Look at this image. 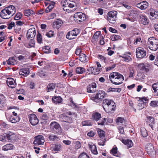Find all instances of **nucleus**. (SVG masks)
Here are the masks:
<instances>
[{"mask_svg":"<svg viewBox=\"0 0 158 158\" xmlns=\"http://www.w3.org/2000/svg\"><path fill=\"white\" fill-rule=\"evenodd\" d=\"M149 20L147 17L145 15H140V23L143 25H146L148 23Z\"/></svg>","mask_w":158,"mask_h":158,"instance_id":"18","label":"nucleus"},{"mask_svg":"<svg viewBox=\"0 0 158 158\" xmlns=\"http://www.w3.org/2000/svg\"><path fill=\"white\" fill-rule=\"evenodd\" d=\"M56 16V15L55 13H53L47 16V18L48 19H53Z\"/></svg>","mask_w":158,"mask_h":158,"instance_id":"59","label":"nucleus"},{"mask_svg":"<svg viewBox=\"0 0 158 158\" xmlns=\"http://www.w3.org/2000/svg\"><path fill=\"white\" fill-rule=\"evenodd\" d=\"M63 24V22L62 20L58 19L54 22V24L56 25V28H59Z\"/></svg>","mask_w":158,"mask_h":158,"instance_id":"37","label":"nucleus"},{"mask_svg":"<svg viewBox=\"0 0 158 158\" xmlns=\"http://www.w3.org/2000/svg\"><path fill=\"white\" fill-rule=\"evenodd\" d=\"M117 12L115 11H112L109 12L107 15V19L109 22L111 23H115Z\"/></svg>","mask_w":158,"mask_h":158,"instance_id":"6","label":"nucleus"},{"mask_svg":"<svg viewBox=\"0 0 158 158\" xmlns=\"http://www.w3.org/2000/svg\"><path fill=\"white\" fill-rule=\"evenodd\" d=\"M98 58L101 61H103L105 63H106L107 62L106 60V58L102 55H99L98 56Z\"/></svg>","mask_w":158,"mask_h":158,"instance_id":"54","label":"nucleus"},{"mask_svg":"<svg viewBox=\"0 0 158 158\" xmlns=\"http://www.w3.org/2000/svg\"><path fill=\"white\" fill-rule=\"evenodd\" d=\"M79 33V30L77 28H75L68 32L66 35V37L69 40L73 39L76 38Z\"/></svg>","mask_w":158,"mask_h":158,"instance_id":"7","label":"nucleus"},{"mask_svg":"<svg viewBox=\"0 0 158 158\" xmlns=\"http://www.w3.org/2000/svg\"><path fill=\"white\" fill-rule=\"evenodd\" d=\"M6 135L7 138V139L9 140L12 139L13 135H14V134L13 133L10 131L7 134H6Z\"/></svg>","mask_w":158,"mask_h":158,"instance_id":"48","label":"nucleus"},{"mask_svg":"<svg viewBox=\"0 0 158 158\" xmlns=\"http://www.w3.org/2000/svg\"><path fill=\"white\" fill-rule=\"evenodd\" d=\"M111 82L115 85L122 84L124 80L123 76L118 72H113L110 74L109 76Z\"/></svg>","mask_w":158,"mask_h":158,"instance_id":"2","label":"nucleus"},{"mask_svg":"<svg viewBox=\"0 0 158 158\" xmlns=\"http://www.w3.org/2000/svg\"><path fill=\"white\" fill-rule=\"evenodd\" d=\"M60 117L62 122L68 123H71L72 122V119L71 118L67 116L64 114H60Z\"/></svg>","mask_w":158,"mask_h":158,"instance_id":"16","label":"nucleus"},{"mask_svg":"<svg viewBox=\"0 0 158 158\" xmlns=\"http://www.w3.org/2000/svg\"><path fill=\"white\" fill-rule=\"evenodd\" d=\"M50 129L55 133L60 134L62 133L61 127L57 122L54 121L51 123L50 125Z\"/></svg>","mask_w":158,"mask_h":158,"instance_id":"5","label":"nucleus"},{"mask_svg":"<svg viewBox=\"0 0 158 158\" xmlns=\"http://www.w3.org/2000/svg\"><path fill=\"white\" fill-rule=\"evenodd\" d=\"M6 117L9 121L12 123H15L19 122L20 120V118L19 116H15L11 115Z\"/></svg>","mask_w":158,"mask_h":158,"instance_id":"20","label":"nucleus"},{"mask_svg":"<svg viewBox=\"0 0 158 158\" xmlns=\"http://www.w3.org/2000/svg\"><path fill=\"white\" fill-rule=\"evenodd\" d=\"M101 121L98 122V125H104L106 124V118H104L101 119Z\"/></svg>","mask_w":158,"mask_h":158,"instance_id":"49","label":"nucleus"},{"mask_svg":"<svg viewBox=\"0 0 158 158\" xmlns=\"http://www.w3.org/2000/svg\"><path fill=\"white\" fill-rule=\"evenodd\" d=\"M14 148V146L11 143L6 144L4 145L2 148V150L5 151L13 149Z\"/></svg>","mask_w":158,"mask_h":158,"instance_id":"26","label":"nucleus"},{"mask_svg":"<svg viewBox=\"0 0 158 158\" xmlns=\"http://www.w3.org/2000/svg\"><path fill=\"white\" fill-rule=\"evenodd\" d=\"M92 124V123L88 121H85L82 122L83 126H91Z\"/></svg>","mask_w":158,"mask_h":158,"instance_id":"62","label":"nucleus"},{"mask_svg":"<svg viewBox=\"0 0 158 158\" xmlns=\"http://www.w3.org/2000/svg\"><path fill=\"white\" fill-rule=\"evenodd\" d=\"M8 64L9 65H15L17 64V59L15 57H11L9 58L7 61Z\"/></svg>","mask_w":158,"mask_h":158,"instance_id":"24","label":"nucleus"},{"mask_svg":"<svg viewBox=\"0 0 158 158\" xmlns=\"http://www.w3.org/2000/svg\"><path fill=\"white\" fill-rule=\"evenodd\" d=\"M36 34V31L34 27L31 28L29 29L27 33V36L28 39L29 38H33L35 36Z\"/></svg>","mask_w":158,"mask_h":158,"instance_id":"13","label":"nucleus"},{"mask_svg":"<svg viewBox=\"0 0 158 158\" xmlns=\"http://www.w3.org/2000/svg\"><path fill=\"white\" fill-rule=\"evenodd\" d=\"M123 143L128 147V148L132 147L133 145L132 142L129 139L123 140L122 141Z\"/></svg>","mask_w":158,"mask_h":158,"instance_id":"31","label":"nucleus"},{"mask_svg":"<svg viewBox=\"0 0 158 158\" xmlns=\"http://www.w3.org/2000/svg\"><path fill=\"white\" fill-rule=\"evenodd\" d=\"M148 46L152 51H156L158 48V43L153 37H151L148 39Z\"/></svg>","mask_w":158,"mask_h":158,"instance_id":"3","label":"nucleus"},{"mask_svg":"<svg viewBox=\"0 0 158 158\" xmlns=\"http://www.w3.org/2000/svg\"><path fill=\"white\" fill-rule=\"evenodd\" d=\"M88 57L83 53L81 54L79 56V60L83 62H87L88 60Z\"/></svg>","mask_w":158,"mask_h":158,"instance_id":"30","label":"nucleus"},{"mask_svg":"<svg viewBox=\"0 0 158 158\" xmlns=\"http://www.w3.org/2000/svg\"><path fill=\"white\" fill-rule=\"evenodd\" d=\"M146 148L148 153L149 155H151L154 153V147L152 144L148 143L146 145Z\"/></svg>","mask_w":158,"mask_h":158,"instance_id":"21","label":"nucleus"},{"mask_svg":"<svg viewBox=\"0 0 158 158\" xmlns=\"http://www.w3.org/2000/svg\"><path fill=\"white\" fill-rule=\"evenodd\" d=\"M136 53L137 57L140 59L144 58L146 55V51L143 48L141 47L136 48Z\"/></svg>","mask_w":158,"mask_h":158,"instance_id":"8","label":"nucleus"},{"mask_svg":"<svg viewBox=\"0 0 158 158\" xmlns=\"http://www.w3.org/2000/svg\"><path fill=\"white\" fill-rule=\"evenodd\" d=\"M29 69L27 68L21 69L19 71V75L24 77H27L29 75Z\"/></svg>","mask_w":158,"mask_h":158,"instance_id":"22","label":"nucleus"},{"mask_svg":"<svg viewBox=\"0 0 158 158\" xmlns=\"http://www.w3.org/2000/svg\"><path fill=\"white\" fill-rule=\"evenodd\" d=\"M6 83L8 86L11 88L15 87L16 85L15 81L12 78H7Z\"/></svg>","mask_w":158,"mask_h":158,"instance_id":"19","label":"nucleus"},{"mask_svg":"<svg viewBox=\"0 0 158 158\" xmlns=\"http://www.w3.org/2000/svg\"><path fill=\"white\" fill-rule=\"evenodd\" d=\"M150 105L152 107H156L158 106V101H152L150 103Z\"/></svg>","mask_w":158,"mask_h":158,"instance_id":"46","label":"nucleus"},{"mask_svg":"<svg viewBox=\"0 0 158 158\" xmlns=\"http://www.w3.org/2000/svg\"><path fill=\"white\" fill-rule=\"evenodd\" d=\"M116 121L117 123H122L124 122V120L123 118L118 117L117 118Z\"/></svg>","mask_w":158,"mask_h":158,"instance_id":"58","label":"nucleus"},{"mask_svg":"<svg viewBox=\"0 0 158 158\" xmlns=\"http://www.w3.org/2000/svg\"><path fill=\"white\" fill-rule=\"evenodd\" d=\"M22 16V15L21 13H18L15 15L14 19L16 20H19L21 18Z\"/></svg>","mask_w":158,"mask_h":158,"instance_id":"56","label":"nucleus"},{"mask_svg":"<svg viewBox=\"0 0 158 158\" xmlns=\"http://www.w3.org/2000/svg\"><path fill=\"white\" fill-rule=\"evenodd\" d=\"M29 121L31 123L33 126L37 124L39 122L38 119L36 116L34 114H31L29 116Z\"/></svg>","mask_w":158,"mask_h":158,"instance_id":"11","label":"nucleus"},{"mask_svg":"<svg viewBox=\"0 0 158 158\" xmlns=\"http://www.w3.org/2000/svg\"><path fill=\"white\" fill-rule=\"evenodd\" d=\"M89 148L91 151L92 152L94 155L98 154V151L96 146L94 144H89Z\"/></svg>","mask_w":158,"mask_h":158,"instance_id":"28","label":"nucleus"},{"mask_svg":"<svg viewBox=\"0 0 158 158\" xmlns=\"http://www.w3.org/2000/svg\"><path fill=\"white\" fill-rule=\"evenodd\" d=\"M15 13V8L13 5L6 7L1 11L0 15L3 19H8L13 16Z\"/></svg>","mask_w":158,"mask_h":158,"instance_id":"1","label":"nucleus"},{"mask_svg":"<svg viewBox=\"0 0 158 158\" xmlns=\"http://www.w3.org/2000/svg\"><path fill=\"white\" fill-rule=\"evenodd\" d=\"M141 41V39L140 38H137L134 39V44L135 45L139 44Z\"/></svg>","mask_w":158,"mask_h":158,"instance_id":"60","label":"nucleus"},{"mask_svg":"<svg viewBox=\"0 0 158 158\" xmlns=\"http://www.w3.org/2000/svg\"><path fill=\"white\" fill-rule=\"evenodd\" d=\"M120 38V36L117 35H114L111 36V39L112 41L117 40Z\"/></svg>","mask_w":158,"mask_h":158,"instance_id":"53","label":"nucleus"},{"mask_svg":"<svg viewBox=\"0 0 158 158\" xmlns=\"http://www.w3.org/2000/svg\"><path fill=\"white\" fill-rule=\"evenodd\" d=\"M6 134L3 135H0V141L2 142L6 141L8 140Z\"/></svg>","mask_w":158,"mask_h":158,"instance_id":"47","label":"nucleus"},{"mask_svg":"<svg viewBox=\"0 0 158 158\" xmlns=\"http://www.w3.org/2000/svg\"><path fill=\"white\" fill-rule=\"evenodd\" d=\"M48 139L50 140L53 141H58L59 139L56 135L54 134L50 135Z\"/></svg>","mask_w":158,"mask_h":158,"instance_id":"39","label":"nucleus"},{"mask_svg":"<svg viewBox=\"0 0 158 158\" xmlns=\"http://www.w3.org/2000/svg\"><path fill=\"white\" fill-rule=\"evenodd\" d=\"M52 148V151H58L61 150L62 146L61 144H55Z\"/></svg>","mask_w":158,"mask_h":158,"instance_id":"35","label":"nucleus"},{"mask_svg":"<svg viewBox=\"0 0 158 158\" xmlns=\"http://www.w3.org/2000/svg\"><path fill=\"white\" fill-rule=\"evenodd\" d=\"M69 0H64L63 2V4L62 6L64 7L63 8V10L64 11H66L69 12V11H68V10H69V9H67L68 6V4L69 3Z\"/></svg>","mask_w":158,"mask_h":158,"instance_id":"34","label":"nucleus"},{"mask_svg":"<svg viewBox=\"0 0 158 158\" xmlns=\"http://www.w3.org/2000/svg\"><path fill=\"white\" fill-rule=\"evenodd\" d=\"M107 96V94L102 90H100L97 93L92 99L93 100L96 102H99L101 101L104 98Z\"/></svg>","mask_w":158,"mask_h":158,"instance_id":"4","label":"nucleus"},{"mask_svg":"<svg viewBox=\"0 0 158 158\" xmlns=\"http://www.w3.org/2000/svg\"><path fill=\"white\" fill-rule=\"evenodd\" d=\"M116 106L115 102L113 101H111L110 104L108 107H106L104 110L106 111L109 112H112L115 110Z\"/></svg>","mask_w":158,"mask_h":158,"instance_id":"14","label":"nucleus"},{"mask_svg":"<svg viewBox=\"0 0 158 158\" xmlns=\"http://www.w3.org/2000/svg\"><path fill=\"white\" fill-rule=\"evenodd\" d=\"M38 74L41 77H44L46 74L45 72L44 71L42 70L40 71L38 73Z\"/></svg>","mask_w":158,"mask_h":158,"instance_id":"63","label":"nucleus"},{"mask_svg":"<svg viewBox=\"0 0 158 158\" xmlns=\"http://www.w3.org/2000/svg\"><path fill=\"white\" fill-rule=\"evenodd\" d=\"M150 14L151 16L152 17H154L155 18H156V17L158 15V12L157 11H154L153 9L151 10Z\"/></svg>","mask_w":158,"mask_h":158,"instance_id":"50","label":"nucleus"},{"mask_svg":"<svg viewBox=\"0 0 158 158\" xmlns=\"http://www.w3.org/2000/svg\"><path fill=\"white\" fill-rule=\"evenodd\" d=\"M101 118V115L98 112L95 113L93 114V118L96 121H98Z\"/></svg>","mask_w":158,"mask_h":158,"instance_id":"38","label":"nucleus"},{"mask_svg":"<svg viewBox=\"0 0 158 158\" xmlns=\"http://www.w3.org/2000/svg\"><path fill=\"white\" fill-rule=\"evenodd\" d=\"M145 106L144 103L142 101H139L138 104L137 108L139 110H141L144 108Z\"/></svg>","mask_w":158,"mask_h":158,"instance_id":"42","label":"nucleus"},{"mask_svg":"<svg viewBox=\"0 0 158 158\" xmlns=\"http://www.w3.org/2000/svg\"><path fill=\"white\" fill-rule=\"evenodd\" d=\"M152 87L154 92H156L158 91V82L153 84Z\"/></svg>","mask_w":158,"mask_h":158,"instance_id":"55","label":"nucleus"},{"mask_svg":"<svg viewBox=\"0 0 158 158\" xmlns=\"http://www.w3.org/2000/svg\"><path fill=\"white\" fill-rule=\"evenodd\" d=\"M148 5V3L146 1L142 2L136 4V6L142 10L146 9Z\"/></svg>","mask_w":158,"mask_h":158,"instance_id":"17","label":"nucleus"},{"mask_svg":"<svg viewBox=\"0 0 158 158\" xmlns=\"http://www.w3.org/2000/svg\"><path fill=\"white\" fill-rule=\"evenodd\" d=\"M96 84L95 83L93 82L87 86V91L88 93H93L96 90Z\"/></svg>","mask_w":158,"mask_h":158,"instance_id":"15","label":"nucleus"},{"mask_svg":"<svg viewBox=\"0 0 158 158\" xmlns=\"http://www.w3.org/2000/svg\"><path fill=\"white\" fill-rule=\"evenodd\" d=\"M50 47L48 46H45L43 48V51L45 53H48L50 52Z\"/></svg>","mask_w":158,"mask_h":158,"instance_id":"57","label":"nucleus"},{"mask_svg":"<svg viewBox=\"0 0 158 158\" xmlns=\"http://www.w3.org/2000/svg\"><path fill=\"white\" fill-rule=\"evenodd\" d=\"M53 31H49L48 32L46 33V35L48 37H51L53 36Z\"/></svg>","mask_w":158,"mask_h":158,"instance_id":"64","label":"nucleus"},{"mask_svg":"<svg viewBox=\"0 0 158 158\" xmlns=\"http://www.w3.org/2000/svg\"><path fill=\"white\" fill-rule=\"evenodd\" d=\"M140 132L141 135L143 137H146L148 135V133L145 128L142 127L140 129Z\"/></svg>","mask_w":158,"mask_h":158,"instance_id":"41","label":"nucleus"},{"mask_svg":"<svg viewBox=\"0 0 158 158\" xmlns=\"http://www.w3.org/2000/svg\"><path fill=\"white\" fill-rule=\"evenodd\" d=\"M89 69L91 71L92 73L94 75L98 74L100 72V69L95 67H90L89 68Z\"/></svg>","mask_w":158,"mask_h":158,"instance_id":"27","label":"nucleus"},{"mask_svg":"<svg viewBox=\"0 0 158 158\" xmlns=\"http://www.w3.org/2000/svg\"><path fill=\"white\" fill-rule=\"evenodd\" d=\"M109 99H104L103 101L102 106L104 110L106 108V107H107L110 104L111 101H113Z\"/></svg>","mask_w":158,"mask_h":158,"instance_id":"25","label":"nucleus"},{"mask_svg":"<svg viewBox=\"0 0 158 158\" xmlns=\"http://www.w3.org/2000/svg\"><path fill=\"white\" fill-rule=\"evenodd\" d=\"M24 14L25 16H29L31 15L35 14V13L32 10L28 9L24 10Z\"/></svg>","mask_w":158,"mask_h":158,"instance_id":"40","label":"nucleus"},{"mask_svg":"<svg viewBox=\"0 0 158 158\" xmlns=\"http://www.w3.org/2000/svg\"><path fill=\"white\" fill-rule=\"evenodd\" d=\"M35 42L34 39L31 40L28 44H26L25 46L26 47L28 48H31L35 47Z\"/></svg>","mask_w":158,"mask_h":158,"instance_id":"33","label":"nucleus"},{"mask_svg":"<svg viewBox=\"0 0 158 158\" xmlns=\"http://www.w3.org/2000/svg\"><path fill=\"white\" fill-rule=\"evenodd\" d=\"M68 7L70 8V9L68 10L69 12L71 11L72 12L74 11L77 9V3L74 2H72L69 3Z\"/></svg>","mask_w":158,"mask_h":158,"instance_id":"23","label":"nucleus"},{"mask_svg":"<svg viewBox=\"0 0 158 158\" xmlns=\"http://www.w3.org/2000/svg\"><path fill=\"white\" fill-rule=\"evenodd\" d=\"M46 6L48 5L47 8L45 10V11L47 12H48L52 10L54 7L55 3L54 2H52L49 3L47 2H45Z\"/></svg>","mask_w":158,"mask_h":158,"instance_id":"32","label":"nucleus"},{"mask_svg":"<svg viewBox=\"0 0 158 158\" xmlns=\"http://www.w3.org/2000/svg\"><path fill=\"white\" fill-rule=\"evenodd\" d=\"M81 144L80 142L77 141L75 142V148L76 149H78L81 147Z\"/></svg>","mask_w":158,"mask_h":158,"instance_id":"61","label":"nucleus"},{"mask_svg":"<svg viewBox=\"0 0 158 158\" xmlns=\"http://www.w3.org/2000/svg\"><path fill=\"white\" fill-rule=\"evenodd\" d=\"M85 71V69L84 68L80 67H77L76 70V73L79 74L83 73Z\"/></svg>","mask_w":158,"mask_h":158,"instance_id":"36","label":"nucleus"},{"mask_svg":"<svg viewBox=\"0 0 158 158\" xmlns=\"http://www.w3.org/2000/svg\"><path fill=\"white\" fill-rule=\"evenodd\" d=\"M37 40L38 43L41 44L42 41V37L41 35L38 33L37 35Z\"/></svg>","mask_w":158,"mask_h":158,"instance_id":"51","label":"nucleus"},{"mask_svg":"<svg viewBox=\"0 0 158 158\" xmlns=\"http://www.w3.org/2000/svg\"><path fill=\"white\" fill-rule=\"evenodd\" d=\"M55 87V84L53 83H50L49 84L47 87L48 89V91L50 92L52 90L54 89Z\"/></svg>","mask_w":158,"mask_h":158,"instance_id":"44","label":"nucleus"},{"mask_svg":"<svg viewBox=\"0 0 158 158\" xmlns=\"http://www.w3.org/2000/svg\"><path fill=\"white\" fill-rule=\"evenodd\" d=\"M73 18L74 20L77 22H82L86 19L85 15L81 12L75 13L74 15Z\"/></svg>","mask_w":158,"mask_h":158,"instance_id":"9","label":"nucleus"},{"mask_svg":"<svg viewBox=\"0 0 158 158\" xmlns=\"http://www.w3.org/2000/svg\"><path fill=\"white\" fill-rule=\"evenodd\" d=\"M53 102L56 104L61 103L62 101V98L60 96H54L52 98Z\"/></svg>","mask_w":158,"mask_h":158,"instance_id":"29","label":"nucleus"},{"mask_svg":"<svg viewBox=\"0 0 158 158\" xmlns=\"http://www.w3.org/2000/svg\"><path fill=\"white\" fill-rule=\"evenodd\" d=\"M131 55V53L128 52L122 54L121 55L119 56V57L122 58L123 59H122V61L128 62L132 60Z\"/></svg>","mask_w":158,"mask_h":158,"instance_id":"10","label":"nucleus"},{"mask_svg":"<svg viewBox=\"0 0 158 158\" xmlns=\"http://www.w3.org/2000/svg\"><path fill=\"white\" fill-rule=\"evenodd\" d=\"M117 148L116 147L113 148L110 151V153L113 156L118 157L117 153Z\"/></svg>","mask_w":158,"mask_h":158,"instance_id":"43","label":"nucleus"},{"mask_svg":"<svg viewBox=\"0 0 158 158\" xmlns=\"http://www.w3.org/2000/svg\"><path fill=\"white\" fill-rule=\"evenodd\" d=\"M78 158H89V157L86 153L83 152L79 155Z\"/></svg>","mask_w":158,"mask_h":158,"instance_id":"52","label":"nucleus"},{"mask_svg":"<svg viewBox=\"0 0 158 158\" xmlns=\"http://www.w3.org/2000/svg\"><path fill=\"white\" fill-rule=\"evenodd\" d=\"M35 139L34 142L35 144L38 145L43 144L44 142V137L42 135H38L35 137Z\"/></svg>","mask_w":158,"mask_h":158,"instance_id":"12","label":"nucleus"},{"mask_svg":"<svg viewBox=\"0 0 158 158\" xmlns=\"http://www.w3.org/2000/svg\"><path fill=\"white\" fill-rule=\"evenodd\" d=\"M104 131L100 129H99L98 131V133L99 137L103 139L104 137Z\"/></svg>","mask_w":158,"mask_h":158,"instance_id":"45","label":"nucleus"}]
</instances>
